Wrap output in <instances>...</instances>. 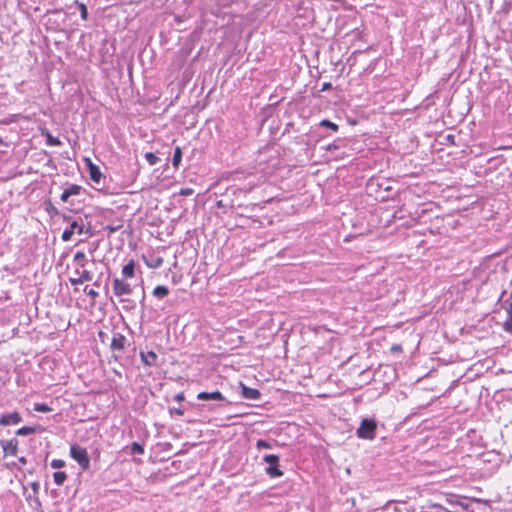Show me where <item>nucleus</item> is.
I'll return each mask as SVG.
<instances>
[{
    "label": "nucleus",
    "mask_w": 512,
    "mask_h": 512,
    "mask_svg": "<svg viewBox=\"0 0 512 512\" xmlns=\"http://www.w3.org/2000/svg\"><path fill=\"white\" fill-rule=\"evenodd\" d=\"M73 234H74L73 230H71L70 228H67L63 231L61 238L63 241L67 242V241L71 240Z\"/></svg>",
    "instance_id": "nucleus-29"
},
{
    "label": "nucleus",
    "mask_w": 512,
    "mask_h": 512,
    "mask_svg": "<svg viewBox=\"0 0 512 512\" xmlns=\"http://www.w3.org/2000/svg\"><path fill=\"white\" fill-rule=\"evenodd\" d=\"M79 8H80V12H81V18L83 20H86L88 17V12H87L86 6L83 3H81V4H79Z\"/></svg>",
    "instance_id": "nucleus-32"
},
{
    "label": "nucleus",
    "mask_w": 512,
    "mask_h": 512,
    "mask_svg": "<svg viewBox=\"0 0 512 512\" xmlns=\"http://www.w3.org/2000/svg\"><path fill=\"white\" fill-rule=\"evenodd\" d=\"M127 338L121 333H114L111 339L110 348L117 359L118 354H122L126 348Z\"/></svg>",
    "instance_id": "nucleus-5"
},
{
    "label": "nucleus",
    "mask_w": 512,
    "mask_h": 512,
    "mask_svg": "<svg viewBox=\"0 0 512 512\" xmlns=\"http://www.w3.org/2000/svg\"><path fill=\"white\" fill-rule=\"evenodd\" d=\"M105 336H106V334L103 331L99 332V338L101 339L102 342H104V337Z\"/></svg>",
    "instance_id": "nucleus-38"
},
{
    "label": "nucleus",
    "mask_w": 512,
    "mask_h": 512,
    "mask_svg": "<svg viewBox=\"0 0 512 512\" xmlns=\"http://www.w3.org/2000/svg\"><path fill=\"white\" fill-rule=\"evenodd\" d=\"M177 413H178L179 415H182V414H183V412H182L181 410H177Z\"/></svg>",
    "instance_id": "nucleus-40"
},
{
    "label": "nucleus",
    "mask_w": 512,
    "mask_h": 512,
    "mask_svg": "<svg viewBox=\"0 0 512 512\" xmlns=\"http://www.w3.org/2000/svg\"><path fill=\"white\" fill-rule=\"evenodd\" d=\"M390 351L393 354H400L403 352V348L400 344H394L391 346Z\"/></svg>",
    "instance_id": "nucleus-31"
},
{
    "label": "nucleus",
    "mask_w": 512,
    "mask_h": 512,
    "mask_svg": "<svg viewBox=\"0 0 512 512\" xmlns=\"http://www.w3.org/2000/svg\"><path fill=\"white\" fill-rule=\"evenodd\" d=\"M93 280V273L86 266H79L69 278L72 285H79Z\"/></svg>",
    "instance_id": "nucleus-3"
},
{
    "label": "nucleus",
    "mask_w": 512,
    "mask_h": 512,
    "mask_svg": "<svg viewBox=\"0 0 512 512\" xmlns=\"http://www.w3.org/2000/svg\"><path fill=\"white\" fill-rule=\"evenodd\" d=\"M140 357L144 365L152 367L157 365V354L154 351L141 352Z\"/></svg>",
    "instance_id": "nucleus-14"
},
{
    "label": "nucleus",
    "mask_w": 512,
    "mask_h": 512,
    "mask_svg": "<svg viewBox=\"0 0 512 512\" xmlns=\"http://www.w3.org/2000/svg\"><path fill=\"white\" fill-rule=\"evenodd\" d=\"M181 160H182V150L179 146H177L174 149L173 160H172V164L175 169L179 168Z\"/></svg>",
    "instance_id": "nucleus-18"
},
{
    "label": "nucleus",
    "mask_w": 512,
    "mask_h": 512,
    "mask_svg": "<svg viewBox=\"0 0 512 512\" xmlns=\"http://www.w3.org/2000/svg\"><path fill=\"white\" fill-rule=\"evenodd\" d=\"M377 423L375 420L363 419L356 435L360 439L373 440L376 437Z\"/></svg>",
    "instance_id": "nucleus-1"
},
{
    "label": "nucleus",
    "mask_w": 512,
    "mask_h": 512,
    "mask_svg": "<svg viewBox=\"0 0 512 512\" xmlns=\"http://www.w3.org/2000/svg\"><path fill=\"white\" fill-rule=\"evenodd\" d=\"M241 394L246 399L257 400L260 398L261 393L258 389L247 387L241 383Z\"/></svg>",
    "instance_id": "nucleus-13"
},
{
    "label": "nucleus",
    "mask_w": 512,
    "mask_h": 512,
    "mask_svg": "<svg viewBox=\"0 0 512 512\" xmlns=\"http://www.w3.org/2000/svg\"><path fill=\"white\" fill-rule=\"evenodd\" d=\"M124 278H132L135 275V261L132 259L122 268Z\"/></svg>",
    "instance_id": "nucleus-16"
},
{
    "label": "nucleus",
    "mask_w": 512,
    "mask_h": 512,
    "mask_svg": "<svg viewBox=\"0 0 512 512\" xmlns=\"http://www.w3.org/2000/svg\"><path fill=\"white\" fill-rule=\"evenodd\" d=\"M69 228L73 230L74 233L82 234L84 232V223L75 220L70 223Z\"/></svg>",
    "instance_id": "nucleus-21"
},
{
    "label": "nucleus",
    "mask_w": 512,
    "mask_h": 512,
    "mask_svg": "<svg viewBox=\"0 0 512 512\" xmlns=\"http://www.w3.org/2000/svg\"><path fill=\"white\" fill-rule=\"evenodd\" d=\"M131 453L142 455L144 453V447L138 442H133L131 444Z\"/></svg>",
    "instance_id": "nucleus-26"
},
{
    "label": "nucleus",
    "mask_w": 512,
    "mask_h": 512,
    "mask_svg": "<svg viewBox=\"0 0 512 512\" xmlns=\"http://www.w3.org/2000/svg\"><path fill=\"white\" fill-rule=\"evenodd\" d=\"M81 186L80 185H77V184H71L69 187H67L66 189H64V191L62 192L61 196H60V199L62 202H67L68 199L71 197V196H77L80 194L81 192Z\"/></svg>",
    "instance_id": "nucleus-11"
},
{
    "label": "nucleus",
    "mask_w": 512,
    "mask_h": 512,
    "mask_svg": "<svg viewBox=\"0 0 512 512\" xmlns=\"http://www.w3.org/2000/svg\"><path fill=\"white\" fill-rule=\"evenodd\" d=\"M194 193V190L192 188H182L179 192L180 195L182 196H190Z\"/></svg>",
    "instance_id": "nucleus-35"
},
{
    "label": "nucleus",
    "mask_w": 512,
    "mask_h": 512,
    "mask_svg": "<svg viewBox=\"0 0 512 512\" xmlns=\"http://www.w3.org/2000/svg\"><path fill=\"white\" fill-rule=\"evenodd\" d=\"M152 294L156 298L162 299V298H165L169 294V289H168V287H166L164 285H157L153 289Z\"/></svg>",
    "instance_id": "nucleus-17"
},
{
    "label": "nucleus",
    "mask_w": 512,
    "mask_h": 512,
    "mask_svg": "<svg viewBox=\"0 0 512 512\" xmlns=\"http://www.w3.org/2000/svg\"><path fill=\"white\" fill-rule=\"evenodd\" d=\"M256 447L259 449H269V448H271V445L267 441H265L263 439H259L256 442Z\"/></svg>",
    "instance_id": "nucleus-30"
},
{
    "label": "nucleus",
    "mask_w": 512,
    "mask_h": 512,
    "mask_svg": "<svg viewBox=\"0 0 512 512\" xmlns=\"http://www.w3.org/2000/svg\"><path fill=\"white\" fill-rule=\"evenodd\" d=\"M18 440L12 438L10 440H2L1 446L5 456H16L18 453Z\"/></svg>",
    "instance_id": "nucleus-7"
},
{
    "label": "nucleus",
    "mask_w": 512,
    "mask_h": 512,
    "mask_svg": "<svg viewBox=\"0 0 512 512\" xmlns=\"http://www.w3.org/2000/svg\"><path fill=\"white\" fill-rule=\"evenodd\" d=\"M73 261L78 264V266H86V255L83 251H77L73 257Z\"/></svg>",
    "instance_id": "nucleus-20"
},
{
    "label": "nucleus",
    "mask_w": 512,
    "mask_h": 512,
    "mask_svg": "<svg viewBox=\"0 0 512 512\" xmlns=\"http://www.w3.org/2000/svg\"><path fill=\"white\" fill-rule=\"evenodd\" d=\"M85 161H86V164L88 167L90 179L94 183H97V184L100 183V181L102 179V173H101L99 167L96 164H94L90 158H86Z\"/></svg>",
    "instance_id": "nucleus-8"
},
{
    "label": "nucleus",
    "mask_w": 512,
    "mask_h": 512,
    "mask_svg": "<svg viewBox=\"0 0 512 512\" xmlns=\"http://www.w3.org/2000/svg\"><path fill=\"white\" fill-rule=\"evenodd\" d=\"M84 292L90 296L92 299H95L98 297V292L93 289H88V287H85Z\"/></svg>",
    "instance_id": "nucleus-34"
},
{
    "label": "nucleus",
    "mask_w": 512,
    "mask_h": 512,
    "mask_svg": "<svg viewBox=\"0 0 512 512\" xmlns=\"http://www.w3.org/2000/svg\"><path fill=\"white\" fill-rule=\"evenodd\" d=\"M330 88H331V83L325 82L322 84L321 91H326V90H329Z\"/></svg>",
    "instance_id": "nucleus-37"
},
{
    "label": "nucleus",
    "mask_w": 512,
    "mask_h": 512,
    "mask_svg": "<svg viewBox=\"0 0 512 512\" xmlns=\"http://www.w3.org/2000/svg\"><path fill=\"white\" fill-rule=\"evenodd\" d=\"M178 401H182L184 399V395L181 393V394H178L176 397H175Z\"/></svg>",
    "instance_id": "nucleus-39"
},
{
    "label": "nucleus",
    "mask_w": 512,
    "mask_h": 512,
    "mask_svg": "<svg viewBox=\"0 0 512 512\" xmlns=\"http://www.w3.org/2000/svg\"><path fill=\"white\" fill-rule=\"evenodd\" d=\"M35 431H36L35 427L23 426V427H21L20 429L17 430L16 434L17 435H21V436H25V435L32 434Z\"/></svg>",
    "instance_id": "nucleus-22"
},
{
    "label": "nucleus",
    "mask_w": 512,
    "mask_h": 512,
    "mask_svg": "<svg viewBox=\"0 0 512 512\" xmlns=\"http://www.w3.org/2000/svg\"><path fill=\"white\" fill-rule=\"evenodd\" d=\"M503 328L505 331L512 333V310L508 311V317L503 324Z\"/></svg>",
    "instance_id": "nucleus-25"
},
{
    "label": "nucleus",
    "mask_w": 512,
    "mask_h": 512,
    "mask_svg": "<svg viewBox=\"0 0 512 512\" xmlns=\"http://www.w3.org/2000/svg\"><path fill=\"white\" fill-rule=\"evenodd\" d=\"M67 479V474L64 471H57L53 473V480L54 483L58 486H61L64 484V482Z\"/></svg>",
    "instance_id": "nucleus-19"
},
{
    "label": "nucleus",
    "mask_w": 512,
    "mask_h": 512,
    "mask_svg": "<svg viewBox=\"0 0 512 512\" xmlns=\"http://www.w3.org/2000/svg\"><path fill=\"white\" fill-rule=\"evenodd\" d=\"M22 421V417L18 412H12L9 414H3L0 417L1 426L15 425Z\"/></svg>",
    "instance_id": "nucleus-10"
},
{
    "label": "nucleus",
    "mask_w": 512,
    "mask_h": 512,
    "mask_svg": "<svg viewBox=\"0 0 512 512\" xmlns=\"http://www.w3.org/2000/svg\"><path fill=\"white\" fill-rule=\"evenodd\" d=\"M121 227H122V224H119L116 226L107 225L105 227V229L108 230L109 234H113V233L117 232Z\"/></svg>",
    "instance_id": "nucleus-33"
},
{
    "label": "nucleus",
    "mask_w": 512,
    "mask_h": 512,
    "mask_svg": "<svg viewBox=\"0 0 512 512\" xmlns=\"http://www.w3.org/2000/svg\"><path fill=\"white\" fill-rule=\"evenodd\" d=\"M144 157L151 166L155 165L159 161V158L153 152L145 153Z\"/></svg>",
    "instance_id": "nucleus-23"
},
{
    "label": "nucleus",
    "mask_w": 512,
    "mask_h": 512,
    "mask_svg": "<svg viewBox=\"0 0 512 512\" xmlns=\"http://www.w3.org/2000/svg\"><path fill=\"white\" fill-rule=\"evenodd\" d=\"M65 461L63 459H53L51 461V467L52 468H55V469H60V468H63L65 466Z\"/></svg>",
    "instance_id": "nucleus-28"
},
{
    "label": "nucleus",
    "mask_w": 512,
    "mask_h": 512,
    "mask_svg": "<svg viewBox=\"0 0 512 512\" xmlns=\"http://www.w3.org/2000/svg\"><path fill=\"white\" fill-rule=\"evenodd\" d=\"M142 259L144 260L145 264L152 269L159 268L164 263L163 257L156 255L154 252L150 253L148 256L143 255Z\"/></svg>",
    "instance_id": "nucleus-9"
},
{
    "label": "nucleus",
    "mask_w": 512,
    "mask_h": 512,
    "mask_svg": "<svg viewBox=\"0 0 512 512\" xmlns=\"http://www.w3.org/2000/svg\"><path fill=\"white\" fill-rule=\"evenodd\" d=\"M41 135L45 136L46 144L48 146H61L62 142L57 137H54L47 128H40Z\"/></svg>",
    "instance_id": "nucleus-15"
},
{
    "label": "nucleus",
    "mask_w": 512,
    "mask_h": 512,
    "mask_svg": "<svg viewBox=\"0 0 512 512\" xmlns=\"http://www.w3.org/2000/svg\"><path fill=\"white\" fill-rule=\"evenodd\" d=\"M320 126L329 128V129L333 130L334 132L338 131V125L333 123V122H331L328 119H323L320 122Z\"/></svg>",
    "instance_id": "nucleus-24"
},
{
    "label": "nucleus",
    "mask_w": 512,
    "mask_h": 512,
    "mask_svg": "<svg viewBox=\"0 0 512 512\" xmlns=\"http://www.w3.org/2000/svg\"><path fill=\"white\" fill-rule=\"evenodd\" d=\"M113 292L117 297H123L131 295L133 292L132 286L123 279L114 278L113 280Z\"/></svg>",
    "instance_id": "nucleus-6"
},
{
    "label": "nucleus",
    "mask_w": 512,
    "mask_h": 512,
    "mask_svg": "<svg viewBox=\"0 0 512 512\" xmlns=\"http://www.w3.org/2000/svg\"><path fill=\"white\" fill-rule=\"evenodd\" d=\"M34 410L37 411V412L46 413V412L51 411V408L48 405L44 404V403H35L34 404Z\"/></svg>",
    "instance_id": "nucleus-27"
},
{
    "label": "nucleus",
    "mask_w": 512,
    "mask_h": 512,
    "mask_svg": "<svg viewBox=\"0 0 512 512\" xmlns=\"http://www.w3.org/2000/svg\"><path fill=\"white\" fill-rule=\"evenodd\" d=\"M197 399L201 401H209V400H216V401H222L224 400V396L220 391H213V392H200L197 395Z\"/></svg>",
    "instance_id": "nucleus-12"
},
{
    "label": "nucleus",
    "mask_w": 512,
    "mask_h": 512,
    "mask_svg": "<svg viewBox=\"0 0 512 512\" xmlns=\"http://www.w3.org/2000/svg\"><path fill=\"white\" fill-rule=\"evenodd\" d=\"M70 456L74 459L83 470H87L90 467V457L85 448L74 444L70 447Z\"/></svg>",
    "instance_id": "nucleus-2"
},
{
    "label": "nucleus",
    "mask_w": 512,
    "mask_h": 512,
    "mask_svg": "<svg viewBox=\"0 0 512 512\" xmlns=\"http://www.w3.org/2000/svg\"><path fill=\"white\" fill-rule=\"evenodd\" d=\"M264 461L269 464L266 468V473L271 478L281 477L283 475V471L279 469V457L274 454H269L264 457Z\"/></svg>",
    "instance_id": "nucleus-4"
},
{
    "label": "nucleus",
    "mask_w": 512,
    "mask_h": 512,
    "mask_svg": "<svg viewBox=\"0 0 512 512\" xmlns=\"http://www.w3.org/2000/svg\"><path fill=\"white\" fill-rule=\"evenodd\" d=\"M85 234H87L89 237H92L94 235V231L91 227L90 224H88L87 226L84 225V232Z\"/></svg>",
    "instance_id": "nucleus-36"
}]
</instances>
